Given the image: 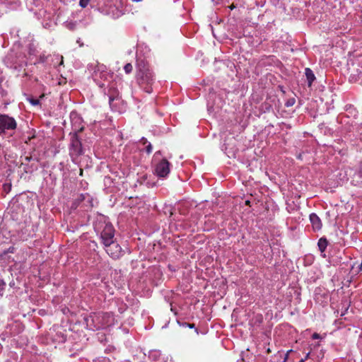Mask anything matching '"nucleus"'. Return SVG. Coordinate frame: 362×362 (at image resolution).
<instances>
[{
	"mask_svg": "<svg viewBox=\"0 0 362 362\" xmlns=\"http://www.w3.org/2000/svg\"><path fill=\"white\" fill-rule=\"evenodd\" d=\"M136 80L139 87L146 93H152L153 84L155 82L154 74L149 65L144 61L138 63Z\"/></svg>",
	"mask_w": 362,
	"mask_h": 362,
	"instance_id": "obj_1",
	"label": "nucleus"
},
{
	"mask_svg": "<svg viewBox=\"0 0 362 362\" xmlns=\"http://www.w3.org/2000/svg\"><path fill=\"white\" fill-rule=\"evenodd\" d=\"M84 320L90 329L98 330L110 325L113 322V316L110 313H93Z\"/></svg>",
	"mask_w": 362,
	"mask_h": 362,
	"instance_id": "obj_2",
	"label": "nucleus"
},
{
	"mask_svg": "<svg viewBox=\"0 0 362 362\" xmlns=\"http://www.w3.org/2000/svg\"><path fill=\"white\" fill-rule=\"evenodd\" d=\"M83 130V127L78 129V132L71 134V141L69 145V156L73 161L83 153L82 143L78 136V133Z\"/></svg>",
	"mask_w": 362,
	"mask_h": 362,
	"instance_id": "obj_3",
	"label": "nucleus"
},
{
	"mask_svg": "<svg viewBox=\"0 0 362 362\" xmlns=\"http://www.w3.org/2000/svg\"><path fill=\"white\" fill-rule=\"evenodd\" d=\"M17 128L16 119L6 114L0 115V136L8 131H14Z\"/></svg>",
	"mask_w": 362,
	"mask_h": 362,
	"instance_id": "obj_4",
	"label": "nucleus"
},
{
	"mask_svg": "<svg viewBox=\"0 0 362 362\" xmlns=\"http://www.w3.org/2000/svg\"><path fill=\"white\" fill-rule=\"evenodd\" d=\"M103 247L106 253L112 259H119L124 255V251L116 240L111 243L105 244Z\"/></svg>",
	"mask_w": 362,
	"mask_h": 362,
	"instance_id": "obj_5",
	"label": "nucleus"
},
{
	"mask_svg": "<svg viewBox=\"0 0 362 362\" xmlns=\"http://www.w3.org/2000/svg\"><path fill=\"white\" fill-rule=\"evenodd\" d=\"M101 243L103 245L116 240L115 238V228L111 223H106L100 233Z\"/></svg>",
	"mask_w": 362,
	"mask_h": 362,
	"instance_id": "obj_6",
	"label": "nucleus"
},
{
	"mask_svg": "<svg viewBox=\"0 0 362 362\" xmlns=\"http://www.w3.org/2000/svg\"><path fill=\"white\" fill-rule=\"evenodd\" d=\"M170 163L166 158L162 159L155 168V173L159 177H165L170 173Z\"/></svg>",
	"mask_w": 362,
	"mask_h": 362,
	"instance_id": "obj_7",
	"label": "nucleus"
},
{
	"mask_svg": "<svg viewBox=\"0 0 362 362\" xmlns=\"http://www.w3.org/2000/svg\"><path fill=\"white\" fill-rule=\"evenodd\" d=\"M310 221L314 230H320L322 228V221L316 214L313 213L310 215Z\"/></svg>",
	"mask_w": 362,
	"mask_h": 362,
	"instance_id": "obj_8",
	"label": "nucleus"
},
{
	"mask_svg": "<svg viewBox=\"0 0 362 362\" xmlns=\"http://www.w3.org/2000/svg\"><path fill=\"white\" fill-rule=\"evenodd\" d=\"M31 160H35L37 162L38 159L37 158H34L32 156H26L24 158V161L22 162L21 163V165H25L24 170L26 173H30L33 170L28 165V163L30 162Z\"/></svg>",
	"mask_w": 362,
	"mask_h": 362,
	"instance_id": "obj_9",
	"label": "nucleus"
},
{
	"mask_svg": "<svg viewBox=\"0 0 362 362\" xmlns=\"http://www.w3.org/2000/svg\"><path fill=\"white\" fill-rule=\"evenodd\" d=\"M305 74L308 80V86H311L313 82L315 79V76L313 72V71L310 68H306L305 70Z\"/></svg>",
	"mask_w": 362,
	"mask_h": 362,
	"instance_id": "obj_10",
	"label": "nucleus"
},
{
	"mask_svg": "<svg viewBox=\"0 0 362 362\" xmlns=\"http://www.w3.org/2000/svg\"><path fill=\"white\" fill-rule=\"evenodd\" d=\"M328 241L326 238H321L319 239L317 245L321 252H324L327 247Z\"/></svg>",
	"mask_w": 362,
	"mask_h": 362,
	"instance_id": "obj_11",
	"label": "nucleus"
},
{
	"mask_svg": "<svg viewBox=\"0 0 362 362\" xmlns=\"http://www.w3.org/2000/svg\"><path fill=\"white\" fill-rule=\"evenodd\" d=\"M124 69L126 74H130L132 71L133 66L131 63H127L124 65Z\"/></svg>",
	"mask_w": 362,
	"mask_h": 362,
	"instance_id": "obj_12",
	"label": "nucleus"
},
{
	"mask_svg": "<svg viewBox=\"0 0 362 362\" xmlns=\"http://www.w3.org/2000/svg\"><path fill=\"white\" fill-rule=\"evenodd\" d=\"M28 101L30 102V103L31 105H33L34 106L40 105V99H35V98H31L28 99Z\"/></svg>",
	"mask_w": 362,
	"mask_h": 362,
	"instance_id": "obj_13",
	"label": "nucleus"
},
{
	"mask_svg": "<svg viewBox=\"0 0 362 362\" xmlns=\"http://www.w3.org/2000/svg\"><path fill=\"white\" fill-rule=\"evenodd\" d=\"M5 286H6V283L2 279H0V296L3 295V292L4 291Z\"/></svg>",
	"mask_w": 362,
	"mask_h": 362,
	"instance_id": "obj_14",
	"label": "nucleus"
},
{
	"mask_svg": "<svg viewBox=\"0 0 362 362\" xmlns=\"http://www.w3.org/2000/svg\"><path fill=\"white\" fill-rule=\"evenodd\" d=\"M89 1H90V0H80L79 5L82 8H86L88 6Z\"/></svg>",
	"mask_w": 362,
	"mask_h": 362,
	"instance_id": "obj_15",
	"label": "nucleus"
},
{
	"mask_svg": "<svg viewBox=\"0 0 362 362\" xmlns=\"http://www.w3.org/2000/svg\"><path fill=\"white\" fill-rule=\"evenodd\" d=\"M152 145L151 144V143H148V145L146 146V151L148 154H150L151 152H152Z\"/></svg>",
	"mask_w": 362,
	"mask_h": 362,
	"instance_id": "obj_16",
	"label": "nucleus"
},
{
	"mask_svg": "<svg viewBox=\"0 0 362 362\" xmlns=\"http://www.w3.org/2000/svg\"><path fill=\"white\" fill-rule=\"evenodd\" d=\"M295 103V99L294 98H292V99H289L286 103V105L287 107H290V106H292L293 104Z\"/></svg>",
	"mask_w": 362,
	"mask_h": 362,
	"instance_id": "obj_17",
	"label": "nucleus"
},
{
	"mask_svg": "<svg viewBox=\"0 0 362 362\" xmlns=\"http://www.w3.org/2000/svg\"><path fill=\"white\" fill-rule=\"evenodd\" d=\"M182 326L185 327H189V328H194L195 327V325L194 324H190V323H187V322H184L182 323Z\"/></svg>",
	"mask_w": 362,
	"mask_h": 362,
	"instance_id": "obj_18",
	"label": "nucleus"
},
{
	"mask_svg": "<svg viewBox=\"0 0 362 362\" xmlns=\"http://www.w3.org/2000/svg\"><path fill=\"white\" fill-rule=\"evenodd\" d=\"M320 337V334H317V333H314V334H313V339H319Z\"/></svg>",
	"mask_w": 362,
	"mask_h": 362,
	"instance_id": "obj_19",
	"label": "nucleus"
},
{
	"mask_svg": "<svg viewBox=\"0 0 362 362\" xmlns=\"http://www.w3.org/2000/svg\"><path fill=\"white\" fill-rule=\"evenodd\" d=\"M141 142H142L144 144H147V143H148V141H147V139H146V138H144V137H143V138L141 139Z\"/></svg>",
	"mask_w": 362,
	"mask_h": 362,
	"instance_id": "obj_20",
	"label": "nucleus"
},
{
	"mask_svg": "<svg viewBox=\"0 0 362 362\" xmlns=\"http://www.w3.org/2000/svg\"><path fill=\"white\" fill-rule=\"evenodd\" d=\"M291 351H292V350H289V351H287V353H286V356H285V358H284V361H286V360L288 358V354H289L290 352H291Z\"/></svg>",
	"mask_w": 362,
	"mask_h": 362,
	"instance_id": "obj_21",
	"label": "nucleus"
},
{
	"mask_svg": "<svg viewBox=\"0 0 362 362\" xmlns=\"http://www.w3.org/2000/svg\"><path fill=\"white\" fill-rule=\"evenodd\" d=\"M110 103H111L114 100V98L112 96L109 97Z\"/></svg>",
	"mask_w": 362,
	"mask_h": 362,
	"instance_id": "obj_22",
	"label": "nucleus"
},
{
	"mask_svg": "<svg viewBox=\"0 0 362 362\" xmlns=\"http://www.w3.org/2000/svg\"><path fill=\"white\" fill-rule=\"evenodd\" d=\"M235 7V5H234L233 4H232L229 6V8H230V10H233Z\"/></svg>",
	"mask_w": 362,
	"mask_h": 362,
	"instance_id": "obj_23",
	"label": "nucleus"
},
{
	"mask_svg": "<svg viewBox=\"0 0 362 362\" xmlns=\"http://www.w3.org/2000/svg\"><path fill=\"white\" fill-rule=\"evenodd\" d=\"M245 205L250 206V202L249 200L245 201Z\"/></svg>",
	"mask_w": 362,
	"mask_h": 362,
	"instance_id": "obj_24",
	"label": "nucleus"
},
{
	"mask_svg": "<svg viewBox=\"0 0 362 362\" xmlns=\"http://www.w3.org/2000/svg\"><path fill=\"white\" fill-rule=\"evenodd\" d=\"M309 355H310V353H308L306 355H305V360H306L308 357H309Z\"/></svg>",
	"mask_w": 362,
	"mask_h": 362,
	"instance_id": "obj_25",
	"label": "nucleus"
},
{
	"mask_svg": "<svg viewBox=\"0 0 362 362\" xmlns=\"http://www.w3.org/2000/svg\"><path fill=\"white\" fill-rule=\"evenodd\" d=\"M45 97V95L44 94H42L40 96V98L42 99Z\"/></svg>",
	"mask_w": 362,
	"mask_h": 362,
	"instance_id": "obj_26",
	"label": "nucleus"
},
{
	"mask_svg": "<svg viewBox=\"0 0 362 362\" xmlns=\"http://www.w3.org/2000/svg\"><path fill=\"white\" fill-rule=\"evenodd\" d=\"M80 175H83V170H82V169H81V170H80Z\"/></svg>",
	"mask_w": 362,
	"mask_h": 362,
	"instance_id": "obj_27",
	"label": "nucleus"
},
{
	"mask_svg": "<svg viewBox=\"0 0 362 362\" xmlns=\"http://www.w3.org/2000/svg\"><path fill=\"white\" fill-rule=\"evenodd\" d=\"M298 362H305V359L302 358Z\"/></svg>",
	"mask_w": 362,
	"mask_h": 362,
	"instance_id": "obj_28",
	"label": "nucleus"
},
{
	"mask_svg": "<svg viewBox=\"0 0 362 362\" xmlns=\"http://www.w3.org/2000/svg\"><path fill=\"white\" fill-rule=\"evenodd\" d=\"M195 332L198 334V329H195Z\"/></svg>",
	"mask_w": 362,
	"mask_h": 362,
	"instance_id": "obj_29",
	"label": "nucleus"
},
{
	"mask_svg": "<svg viewBox=\"0 0 362 362\" xmlns=\"http://www.w3.org/2000/svg\"><path fill=\"white\" fill-rule=\"evenodd\" d=\"M271 351L269 349H268L267 352L269 353Z\"/></svg>",
	"mask_w": 362,
	"mask_h": 362,
	"instance_id": "obj_30",
	"label": "nucleus"
}]
</instances>
